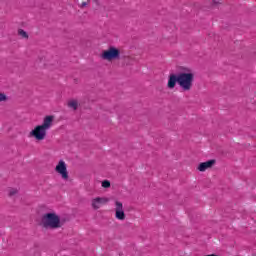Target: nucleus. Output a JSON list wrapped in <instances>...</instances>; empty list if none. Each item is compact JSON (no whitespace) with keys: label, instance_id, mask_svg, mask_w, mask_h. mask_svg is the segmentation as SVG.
Returning <instances> with one entry per match:
<instances>
[{"label":"nucleus","instance_id":"obj_1","mask_svg":"<svg viewBox=\"0 0 256 256\" xmlns=\"http://www.w3.org/2000/svg\"><path fill=\"white\" fill-rule=\"evenodd\" d=\"M53 121H55V116L48 115L45 116L41 125H37L30 133L29 137H34L36 141H44L47 137V131L53 127Z\"/></svg>","mask_w":256,"mask_h":256},{"label":"nucleus","instance_id":"obj_2","mask_svg":"<svg viewBox=\"0 0 256 256\" xmlns=\"http://www.w3.org/2000/svg\"><path fill=\"white\" fill-rule=\"evenodd\" d=\"M178 74V85L182 91H191L195 81V72L189 67H181Z\"/></svg>","mask_w":256,"mask_h":256},{"label":"nucleus","instance_id":"obj_3","mask_svg":"<svg viewBox=\"0 0 256 256\" xmlns=\"http://www.w3.org/2000/svg\"><path fill=\"white\" fill-rule=\"evenodd\" d=\"M40 225L43 227V229H61L63 227L61 217L55 212L43 214Z\"/></svg>","mask_w":256,"mask_h":256},{"label":"nucleus","instance_id":"obj_4","mask_svg":"<svg viewBox=\"0 0 256 256\" xmlns=\"http://www.w3.org/2000/svg\"><path fill=\"white\" fill-rule=\"evenodd\" d=\"M121 57V50L113 46L109 47L101 53V59L104 61H116Z\"/></svg>","mask_w":256,"mask_h":256},{"label":"nucleus","instance_id":"obj_5","mask_svg":"<svg viewBox=\"0 0 256 256\" xmlns=\"http://www.w3.org/2000/svg\"><path fill=\"white\" fill-rule=\"evenodd\" d=\"M115 208V219H117L118 221H125L126 219V215H125V209L123 208V202L116 200L114 202Z\"/></svg>","mask_w":256,"mask_h":256},{"label":"nucleus","instance_id":"obj_6","mask_svg":"<svg viewBox=\"0 0 256 256\" xmlns=\"http://www.w3.org/2000/svg\"><path fill=\"white\" fill-rule=\"evenodd\" d=\"M55 171L62 177V179H64V181L69 179V172L67 171V163H65V161L60 160L55 167Z\"/></svg>","mask_w":256,"mask_h":256},{"label":"nucleus","instance_id":"obj_7","mask_svg":"<svg viewBox=\"0 0 256 256\" xmlns=\"http://www.w3.org/2000/svg\"><path fill=\"white\" fill-rule=\"evenodd\" d=\"M108 202L109 198L107 197H96L91 200V207L92 209L97 211V209H101L103 205H107Z\"/></svg>","mask_w":256,"mask_h":256},{"label":"nucleus","instance_id":"obj_8","mask_svg":"<svg viewBox=\"0 0 256 256\" xmlns=\"http://www.w3.org/2000/svg\"><path fill=\"white\" fill-rule=\"evenodd\" d=\"M179 84V75L170 74L168 77L167 87L169 89H175V86Z\"/></svg>","mask_w":256,"mask_h":256},{"label":"nucleus","instance_id":"obj_9","mask_svg":"<svg viewBox=\"0 0 256 256\" xmlns=\"http://www.w3.org/2000/svg\"><path fill=\"white\" fill-rule=\"evenodd\" d=\"M215 165V160H208L206 162H202L198 165L197 169L201 173H204V171H207V169H211Z\"/></svg>","mask_w":256,"mask_h":256},{"label":"nucleus","instance_id":"obj_10","mask_svg":"<svg viewBox=\"0 0 256 256\" xmlns=\"http://www.w3.org/2000/svg\"><path fill=\"white\" fill-rule=\"evenodd\" d=\"M67 105L69 109H73V111H77L79 107V101H77L76 99H71L68 101Z\"/></svg>","mask_w":256,"mask_h":256},{"label":"nucleus","instance_id":"obj_11","mask_svg":"<svg viewBox=\"0 0 256 256\" xmlns=\"http://www.w3.org/2000/svg\"><path fill=\"white\" fill-rule=\"evenodd\" d=\"M18 35L22 38V39H29V34H27L25 32V30L23 29H19L18 30Z\"/></svg>","mask_w":256,"mask_h":256},{"label":"nucleus","instance_id":"obj_12","mask_svg":"<svg viewBox=\"0 0 256 256\" xmlns=\"http://www.w3.org/2000/svg\"><path fill=\"white\" fill-rule=\"evenodd\" d=\"M19 193V190L17 188H9L8 195L9 197H14V195H17Z\"/></svg>","mask_w":256,"mask_h":256},{"label":"nucleus","instance_id":"obj_13","mask_svg":"<svg viewBox=\"0 0 256 256\" xmlns=\"http://www.w3.org/2000/svg\"><path fill=\"white\" fill-rule=\"evenodd\" d=\"M102 187L104 189H109V187H111V182L109 180H103L102 181Z\"/></svg>","mask_w":256,"mask_h":256},{"label":"nucleus","instance_id":"obj_14","mask_svg":"<svg viewBox=\"0 0 256 256\" xmlns=\"http://www.w3.org/2000/svg\"><path fill=\"white\" fill-rule=\"evenodd\" d=\"M214 6L221 5L225 0H210Z\"/></svg>","mask_w":256,"mask_h":256},{"label":"nucleus","instance_id":"obj_15","mask_svg":"<svg viewBox=\"0 0 256 256\" xmlns=\"http://www.w3.org/2000/svg\"><path fill=\"white\" fill-rule=\"evenodd\" d=\"M3 101H7V95H5L3 92H0V103Z\"/></svg>","mask_w":256,"mask_h":256},{"label":"nucleus","instance_id":"obj_16","mask_svg":"<svg viewBox=\"0 0 256 256\" xmlns=\"http://www.w3.org/2000/svg\"><path fill=\"white\" fill-rule=\"evenodd\" d=\"M91 3V0H88L87 2H82L80 4L81 9H85L86 6H88Z\"/></svg>","mask_w":256,"mask_h":256}]
</instances>
